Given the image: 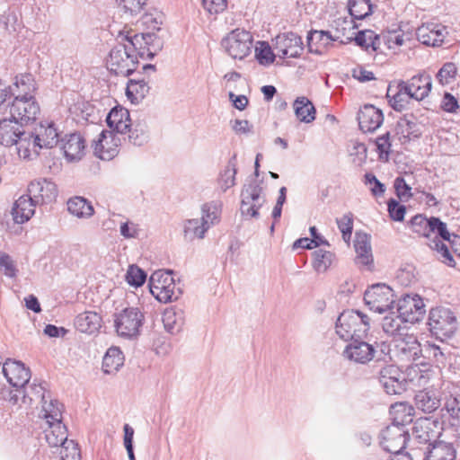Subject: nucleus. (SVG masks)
<instances>
[{
	"label": "nucleus",
	"instance_id": "f257e3e1",
	"mask_svg": "<svg viewBox=\"0 0 460 460\" xmlns=\"http://www.w3.org/2000/svg\"><path fill=\"white\" fill-rule=\"evenodd\" d=\"M154 37L151 33L135 34L133 37H123L110 50L107 59L108 69L116 75L128 76L136 70L135 44L141 41L149 43Z\"/></svg>",
	"mask_w": 460,
	"mask_h": 460
},
{
	"label": "nucleus",
	"instance_id": "f03ea898",
	"mask_svg": "<svg viewBox=\"0 0 460 460\" xmlns=\"http://www.w3.org/2000/svg\"><path fill=\"white\" fill-rule=\"evenodd\" d=\"M16 119L4 118L0 120V144L5 146H15L19 157L30 159V148L35 146L32 140V129L22 124Z\"/></svg>",
	"mask_w": 460,
	"mask_h": 460
},
{
	"label": "nucleus",
	"instance_id": "7ed1b4c3",
	"mask_svg": "<svg viewBox=\"0 0 460 460\" xmlns=\"http://www.w3.org/2000/svg\"><path fill=\"white\" fill-rule=\"evenodd\" d=\"M389 345L385 342L377 344L376 348L374 345L369 344L362 339L350 341L343 350L345 358L358 364H366L372 359L376 362L386 363L392 359L390 356Z\"/></svg>",
	"mask_w": 460,
	"mask_h": 460
},
{
	"label": "nucleus",
	"instance_id": "20e7f679",
	"mask_svg": "<svg viewBox=\"0 0 460 460\" xmlns=\"http://www.w3.org/2000/svg\"><path fill=\"white\" fill-rule=\"evenodd\" d=\"M335 328L336 333L346 341L362 339L369 331V317L359 311L345 310L339 315Z\"/></svg>",
	"mask_w": 460,
	"mask_h": 460
},
{
	"label": "nucleus",
	"instance_id": "39448f33",
	"mask_svg": "<svg viewBox=\"0 0 460 460\" xmlns=\"http://www.w3.org/2000/svg\"><path fill=\"white\" fill-rule=\"evenodd\" d=\"M172 270H156L149 279L151 294L161 303L176 301L182 294V290L175 284L172 276Z\"/></svg>",
	"mask_w": 460,
	"mask_h": 460
},
{
	"label": "nucleus",
	"instance_id": "423d86ee",
	"mask_svg": "<svg viewBox=\"0 0 460 460\" xmlns=\"http://www.w3.org/2000/svg\"><path fill=\"white\" fill-rule=\"evenodd\" d=\"M45 438L50 447H62L60 455L63 460H76L79 457V448L74 440H67V429L62 421L47 423Z\"/></svg>",
	"mask_w": 460,
	"mask_h": 460
},
{
	"label": "nucleus",
	"instance_id": "0eeeda50",
	"mask_svg": "<svg viewBox=\"0 0 460 460\" xmlns=\"http://www.w3.org/2000/svg\"><path fill=\"white\" fill-rule=\"evenodd\" d=\"M451 234L448 232L447 225L442 222L438 217H431L430 230H429V243L428 245L431 250L436 251L438 259L445 264L450 267L455 266V260L449 247L444 242L450 240Z\"/></svg>",
	"mask_w": 460,
	"mask_h": 460
},
{
	"label": "nucleus",
	"instance_id": "6e6552de",
	"mask_svg": "<svg viewBox=\"0 0 460 460\" xmlns=\"http://www.w3.org/2000/svg\"><path fill=\"white\" fill-rule=\"evenodd\" d=\"M429 331L437 339L450 338L457 329V320L455 314L446 307H435L429 311Z\"/></svg>",
	"mask_w": 460,
	"mask_h": 460
},
{
	"label": "nucleus",
	"instance_id": "1a4fd4ad",
	"mask_svg": "<svg viewBox=\"0 0 460 460\" xmlns=\"http://www.w3.org/2000/svg\"><path fill=\"white\" fill-rule=\"evenodd\" d=\"M143 313L137 307H127L114 315V326L120 337L132 339L140 333L144 322Z\"/></svg>",
	"mask_w": 460,
	"mask_h": 460
},
{
	"label": "nucleus",
	"instance_id": "9d476101",
	"mask_svg": "<svg viewBox=\"0 0 460 460\" xmlns=\"http://www.w3.org/2000/svg\"><path fill=\"white\" fill-rule=\"evenodd\" d=\"M261 181L252 179L244 184L241 192V214L245 217H259V209L265 202L262 196Z\"/></svg>",
	"mask_w": 460,
	"mask_h": 460
},
{
	"label": "nucleus",
	"instance_id": "9b49d317",
	"mask_svg": "<svg viewBox=\"0 0 460 460\" xmlns=\"http://www.w3.org/2000/svg\"><path fill=\"white\" fill-rule=\"evenodd\" d=\"M394 295L393 289L385 284H376L367 289L364 301L370 310L383 314L394 309Z\"/></svg>",
	"mask_w": 460,
	"mask_h": 460
},
{
	"label": "nucleus",
	"instance_id": "f8f14e48",
	"mask_svg": "<svg viewBox=\"0 0 460 460\" xmlns=\"http://www.w3.org/2000/svg\"><path fill=\"white\" fill-rule=\"evenodd\" d=\"M252 37L250 32L236 29L222 40V46L233 58L243 59L251 52Z\"/></svg>",
	"mask_w": 460,
	"mask_h": 460
},
{
	"label": "nucleus",
	"instance_id": "ddd939ff",
	"mask_svg": "<svg viewBox=\"0 0 460 460\" xmlns=\"http://www.w3.org/2000/svg\"><path fill=\"white\" fill-rule=\"evenodd\" d=\"M7 107L12 118L22 122V124L28 128H31V125L36 121L40 113V104L35 97L13 99Z\"/></svg>",
	"mask_w": 460,
	"mask_h": 460
},
{
	"label": "nucleus",
	"instance_id": "4468645a",
	"mask_svg": "<svg viewBox=\"0 0 460 460\" xmlns=\"http://www.w3.org/2000/svg\"><path fill=\"white\" fill-rule=\"evenodd\" d=\"M396 311L405 322L411 323L420 321L426 312L422 298L416 294L402 296L397 302Z\"/></svg>",
	"mask_w": 460,
	"mask_h": 460
},
{
	"label": "nucleus",
	"instance_id": "2eb2a0df",
	"mask_svg": "<svg viewBox=\"0 0 460 460\" xmlns=\"http://www.w3.org/2000/svg\"><path fill=\"white\" fill-rule=\"evenodd\" d=\"M380 438L383 448L391 454H394L405 448L409 433L403 427L389 425L382 430Z\"/></svg>",
	"mask_w": 460,
	"mask_h": 460
},
{
	"label": "nucleus",
	"instance_id": "dca6fc26",
	"mask_svg": "<svg viewBox=\"0 0 460 460\" xmlns=\"http://www.w3.org/2000/svg\"><path fill=\"white\" fill-rule=\"evenodd\" d=\"M30 138L35 146L33 148H30V157L32 155L37 156L40 149L52 148L58 143V133L53 122L46 125L40 123L39 128L32 130V136Z\"/></svg>",
	"mask_w": 460,
	"mask_h": 460
},
{
	"label": "nucleus",
	"instance_id": "f3484780",
	"mask_svg": "<svg viewBox=\"0 0 460 460\" xmlns=\"http://www.w3.org/2000/svg\"><path fill=\"white\" fill-rule=\"evenodd\" d=\"M396 356L404 361H415L422 355V347L413 334H402L394 340Z\"/></svg>",
	"mask_w": 460,
	"mask_h": 460
},
{
	"label": "nucleus",
	"instance_id": "a211bd4d",
	"mask_svg": "<svg viewBox=\"0 0 460 460\" xmlns=\"http://www.w3.org/2000/svg\"><path fill=\"white\" fill-rule=\"evenodd\" d=\"M274 49L281 53V58H299L304 50L302 38L291 31L279 34L274 40Z\"/></svg>",
	"mask_w": 460,
	"mask_h": 460
},
{
	"label": "nucleus",
	"instance_id": "6ab92c4d",
	"mask_svg": "<svg viewBox=\"0 0 460 460\" xmlns=\"http://www.w3.org/2000/svg\"><path fill=\"white\" fill-rule=\"evenodd\" d=\"M400 85H402L404 92H408V95L418 102L425 99L431 91L432 79L426 72L413 75L410 80H400Z\"/></svg>",
	"mask_w": 460,
	"mask_h": 460
},
{
	"label": "nucleus",
	"instance_id": "aec40b11",
	"mask_svg": "<svg viewBox=\"0 0 460 460\" xmlns=\"http://www.w3.org/2000/svg\"><path fill=\"white\" fill-rule=\"evenodd\" d=\"M28 192V196L37 206L51 203L58 196L56 184L45 178L31 181Z\"/></svg>",
	"mask_w": 460,
	"mask_h": 460
},
{
	"label": "nucleus",
	"instance_id": "412c9836",
	"mask_svg": "<svg viewBox=\"0 0 460 460\" xmlns=\"http://www.w3.org/2000/svg\"><path fill=\"white\" fill-rule=\"evenodd\" d=\"M3 374L13 387H24L31 379V370L17 360L8 358L3 365Z\"/></svg>",
	"mask_w": 460,
	"mask_h": 460
},
{
	"label": "nucleus",
	"instance_id": "4be33fe9",
	"mask_svg": "<svg viewBox=\"0 0 460 460\" xmlns=\"http://www.w3.org/2000/svg\"><path fill=\"white\" fill-rule=\"evenodd\" d=\"M120 139L116 133L109 130H102L98 141L94 146V154L102 160H111L119 152Z\"/></svg>",
	"mask_w": 460,
	"mask_h": 460
},
{
	"label": "nucleus",
	"instance_id": "5701e85b",
	"mask_svg": "<svg viewBox=\"0 0 460 460\" xmlns=\"http://www.w3.org/2000/svg\"><path fill=\"white\" fill-rule=\"evenodd\" d=\"M359 128L363 132H374L384 121L381 110L371 104L364 105L358 113Z\"/></svg>",
	"mask_w": 460,
	"mask_h": 460
},
{
	"label": "nucleus",
	"instance_id": "b1692460",
	"mask_svg": "<svg viewBox=\"0 0 460 460\" xmlns=\"http://www.w3.org/2000/svg\"><path fill=\"white\" fill-rule=\"evenodd\" d=\"M446 27L438 23H424L416 30L418 40L426 46L436 47L444 41Z\"/></svg>",
	"mask_w": 460,
	"mask_h": 460
},
{
	"label": "nucleus",
	"instance_id": "393cba45",
	"mask_svg": "<svg viewBox=\"0 0 460 460\" xmlns=\"http://www.w3.org/2000/svg\"><path fill=\"white\" fill-rule=\"evenodd\" d=\"M414 404L418 410L429 414L440 407L441 399L437 390L425 388L415 394Z\"/></svg>",
	"mask_w": 460,
	"mask_h": 460
},
{
	"label": "nucleus",
	"instance_id": "a878e982",
	"mask_svg": "<svg viewBox=\"0 0 460 460\" xmlns=\"http://www.w3.org/2000/svg\"><path fill=\"white\" fill-rule=\"evenodd\" d=\"M396 134L401 135L403 142L419 138L421 134V125L412 113L404 114L396 124Z\"/></svg>",
	"mask_w": 460,
	"mask_h": 460
},
{
	"label": "nucleus",
	"instance_id": "bb28decb",
	"mask_svg": "<svg viewBox=\"0 0 460 460\" xmlns=\"http://www.w3.org/2000/svg\"><path fill=\"white\" fill-rule=\"evenodd\" d=\"M85 143L79 133H73L62 139L61 149L68 162L80 160L84 155Z\"/></svg>",
	"mask_w": 460,
	"mask_h": 460
},
{
	"label": "nucleus",
	"instance_id": "cd10ccee",
	"mask_svg": "<svg viewBox=\"0 0 460 460\" xmlns=\"http://www.w3.org/2000/svg\"><path fill=\"white\" fill-rule=\"evenodd\" d=\"M339 39V35H332L327 31H311L307 35L308 50L311 53L322 55L333 41Z\"/></svg>",
	"mask_w": 460,
	"mask_h": 460
},
{
	"label": "nucleus",
	"instance_id": "c85d7f7f",
	"mask_svg": "<svg viewBox=\"0 0 460 460\" xmlns=\"http://www.w3.org/2000/svg\"><path fill=\"white\" fill-rule=\"evenodd\" d=\"M106 123L110 128L109 131H113V133L116 134L126 135V130L131 123L128 111L118 106L112 108L107 115Z\"/></svg>",
	"mask_w": 460,
	"mask_h": 460
},
{
	"label": "nucleus",
	"instance_id": "c756f323",
	"mask_svg": "<svg viewBox=\"0 0 460 460\" xmlns=\"http://www.w3.org/2000/svg\"><path fill=\"white\" fill-rule=\"evenodd\" d=\"M11 97L13 99H24L34 97L36 83L31 74H21L15 76L13 85H9Z\"/></svg>",
	"mask_w": 460,
	"mask_h": 460
},
{
	"label": "nucleus",
	"instance_id": "7c9ffc66",
	"mask_svg": "<svg viewBox=\"0 0 460 460\" xmlns=\"http://www.w3.org/2000/svg\"><path fill=\"white\" fill-rule=\"evenodd\" d=\"M36 207L28 195L21 196L15 200L11 210L13 222L18 225L27 222L34 215Z\"/></svg>",
	"mask_w": 460,
	"mask_h": 460
},
{
	"label": "nucleus",
	"instance_id": "2f4dec72",
	"mask_svg": "<svg viewBox=\"0 0 460 460\" xmlns=\"http://www.w3.org/2000/svg\"><path fill=\"white\" fill-rule=\"evenodd\" d=\"M456 451L450 443H429L424 453V460H456Z\"/></svg>",
	"mask_w": 460,
	"mask_h": 460
},
{
	"label": "nucleus",
	"instance_id": "473e14b6",
	"mask_svg": "<svg viewBox=\"0 0 460 460\" xmlns=\"http://www.w3.org/2000/svg\"><path fill=\"white\" fill-rule=\"evenodd\" d=\"M102 317L95 312L85 311L79 314L75 320V326L77 331L93 334L101 328Z\"/></svg>",
	"mask_w": 460,
	"mask_h": 460
},
{
	"label": "nucleus",
	"instance_id": "72a5a7b5",
	"mask_svg": "<svg viewBox=\"0 0 460 460\" xmlns=\"http://www.w3.org/2000/svg\"><path fill=\"white\" fill-rule=\"evenodd\" d=\"M414 413V407L408 402H396L392 405L390 410L393 420L391 425H396L405 429V426L412 421Z\"/></svg>",
	"mask_w": 460,
	"mask_h": 460
},
{
	"label": "nucleus",
	"instance_id": "f704fd0d",
	"mask_svg": "<svg viewBox=\"0 0 460 460\" xmlns=\"http://www.w3.org/2000/svg\"><path fill=\"white\" fill-rule=\"evenodd\" d=\"M354 247L357 252L358 263L369 265L373 262L370 236L368 234L364 233H356Z\"/></svg>",
	"mask_w": 460,
	"mask_h": 460
},
{
	"label": "nucleus",
	"instance_id": "c9c22d12",
	"mask_svg": "<svg viewBox=\"0 0 460 460\" xmlns=\"http://www.w3.org/2000/svg\"><path fill=\"white\" fill-rule=\"evenodd\" d=\"M126 134L128 143L136 146H142L149 140L148 128L144 121L131 122Z\"/></svg>",
	"mask_w": 460,
	"mask_h": 460
},
{
	"label": "nucleus",
	"instance_id": "e433bc0d",
	"mask_svg": "<svg viewBox=\"0 0 460 460\" xmlns=\"http://www.w3.org/2000/svg\"><path fill=\"white\" fill-rule=\"evenodd\" d=\"M405 323L404 319L401 317V314L392 309L389 310L388 314L384 317L382 327L385 332L395 338L403 334L402 332L405 330Z\"/></svg>",
	"mask_w": 460,
	"mask_h": 460
},
{
	"label": "nucleus",
	"instance_id": "4c0bfd02",
	"mask_svg": "<svg viewBox=\"0 0 460 460\" xmlns=\"http://www.w3.org/2000/svg\"><path fill=\"white\" fill-rule=\"evenodd\" d=\"M296 118L305 123H310L315 119V108L311 101L305 96L297 97L294 103Z\"/></svg>",
	"mask_w": 460,
	"mask_h": 460
},
{
	"label": "nucleus",
	"instance_id": "58836bf2",
	"mask_svg": "<svg viewBox=\"0 0 460 460\" xmlns=\"http://www.w3.org/2000/svg\"><path fill=\"white\" fill-rule=\"evenodd\" d=\"M149 89L144 78L130 79L127 84L126 94L131 102L138 103L146 96Z\"/></svg>",
	"mask_w": 460,
	"mask_h": 460
},
{
	"label": "nucleus",
	"instance_id": "ea45409f",
	"mask_svg": "<svg viewBox=\"0 0 460 460\" xmlns=\"http://www.w3.org/2000/svg\"><path fill=\"white\" fill-rule=\"evenodd\" d=\"M163 323L164 329L171 334L180 332L184 323L183 312L174 308L166 309L163 314Z\"/></svg>",
	"mask_w": 460,
	"mask_h": 460
},
{
	"label": "nucleus",
	"instance_id": "a19ab883",
	"mask_svg": "<svg viewBox=\"0 0 460 460\" xmlns=\"http://www.w3.org/2000/svg\"><path fill=\"white\" fill-rule=\"evenodd\" d=\"M355 42L367 52H375L380 48L381 37L371 30L360 31L355 37Z\"/></svg>",
	"mask_w": 460,
	"mask_h": 460
},
{
	"label": "nucleus",
	"instance_id": "79ce46f5",
	"mask_svg": "<svg viewBox=\"0 0 460 460\" xmlns=\"http://www.w3.org/2000/svg\"><path fill=\"white\" fill-rule=\"evenodd\" d=\"M124 364V356L117 347L110 348L103 357L102 369L105 374L118 371Z\"/></svg>",
	"mask_w": 460,
	"mask_h": 460
},
{
	"label": "nucleus",
	"instance_id": "37998d69",
	"mask_svg": "<svg viewBox=\"0 0 460 460\" xmlns=\"http://www.w3.org/2000/svg\"><path fill=\"white\" fill-rule=\"evenodd\" d=\"M67 210L79 218H89L93 215V208L82 197H74L67 201Z\"/></svg>",
	"mask_w": 460,
	"mask_h": 460
},
{
	"label": "nucleus",
	"instance_id": "c03bdc74",
	"mask_svg": "<svg viewBox=\"0 0 460 460\" xmlns=\"http://www.w3.org/2000/svg\"><path fill=\"white\" fill-rule=\"evenodd\" d=\"M41 407L46 423H50V420L62 421L63 405L58 400L52 399L50 394H48V398L41 403Z\"/></svg>",
	"mask_w": 460,
	"mask_h": 460
},
{
	"label": "nucleus",
	"instance_id": "a18cd8bd",
	"mask_svg": "<svg viewBox=\"0 0 460 460\" xmlns=\"http://www.w3.org/2000/svg\"><path fill=\"white\" fill-rule=\"evenodd\" d=\"M237 172L235 155H234L227 163L224 171L220 173L217 184L223 192L235 184V175Z\"/></svg>",
	"mask_w": 460,
	"mask_h": 460
},
{
	"label": "nucleus",
	"instance_id": "49530a36",
	"mask_svg": "<svg viewBox=\"0 0 460 460\" xmlns=\"http://www.w3.org/2000/svg\"><path fill=\"white\" fill-rule=\"evenodd\" d=\"M14 389H3L1 392L4 400L9 402L12 405H18L20 402L31 404L34 400L31 397L29 392H25L24 387H13Z\"/></svg>",
	"mask_w": 460,
	"mask_h": 460
},
{
	"label": "nucleus",
	"instance_id": "de8ad7c7",
	"mask_svg": "<svg viewBox=\"0 0 460 460\" xmlns=\"http://www.w3.org/2000/svg\"><path fill=\"white\" fill-rule=\"evenodd\" d=\"M313 256V266L317 272H325L335 259V255L332 252L323 249L314 251Z\"/></svg>",
	"mask_w": 460,
	"mask_h": 460
},
{
	"label": "nucleus",
	"instance_id": "09e8293b",
	"mask_svg": "<svg viewBox=\"0 0 460 460\" xmlns=\"http://www.w3.org/2000/svg\"><path fill=\"white\" fill-rule=\"evenodd\" d=\"M220 211V204L216 201L205 203L202 206L200 219L203 224L208 225V229L219 221Z\"/></svg>",
	"mask_w": 460,
	"mask_h": 460
},
{
	"label": "nucleus",
	"instance_id": "8fccbe9b",
	"mask_svg": "<svg viewBox=\"0 0 460 460\" xmlns=\"http://www.w3.org/2000/svg\"><path fill=\"white\" fill-rule=\"evenodd\" d=\"M348 7L349 14L357 20H362L372 13L369 0H349Z\"/></svg>",
	"mask_w": 460,
	"mask_h": 460
},
{
	"label": "nucleus",
	"instance_id": "3c124183",
	"mask_svg": "<svg viewBox=\"0 0 460 460\" xmlns=\"http://www.w3.org/2000/svg\"><path fill=\"white\" fill-rule=\"evenodd\" d=\"M152 34L154 35V37L152 38V40H149V43L146 44L144 40L138 44L134 43V45L136 46V51L134 52L136 56V66L138 64L139 58L142 59H151L155 56L156 51L160 49L159 44L155 46L154 42L155 40L156 39V36L154 33Z\"/></svg>",
	"mask_w": 460,
	"mask_h": 460
},
{
	"label": "nucleus",
	"instance_id": "603ef678",
	"mask_svg": "<svg viewBox=\"0 0 460 460\" xmlns=\"http://www.w3.org/2000/svg\"><path fill=\"white\" fill-rule=\"evenodd\" d=\"M406 380L403 374L398 369V375H394L382 386L388 394H401L406 390Z\"/></svg>",
	"mask_w": 460,
	"mask_h": 460
},
{
	"label": "nucleus",
	"instance_id": "864d4df0",
	"mask_svg": "<svg viewBox=\"0 0 460 460\" xmlns=\"http://www.w3.org/2000/svg\"><path fill=\"white\" fill-rule=\"evenodd\" d=\"M396 89L397 91L393 96L390 95L389 89L387 93V97L390 98L389 103L391 107L396 111H402L407 107V105L410 102V100L412 99V97H410L408 95V92L403 91L402 85H400V82L397 83Z\"/></svg>",
	"mask_w": 460,
	"mask_h": 460
},
{
	"label": "nucleus",
	"instance_id": "5fc2aeb1",
	"mask_svg": "<svg viewBox=\"0 0 460 460\" xmlns=\"http://www.w3.org/2000/svg\"><path fill=\"white\" fill-rule=\"evenodd\" d=\"M208 230V225L203 224L199 218L189 219L184 224L185 236L190 239L195 237L202 239Z\"/></svg>",
	"mask_w": 460,
	"mask_h": 460
},
{
	"label": "nucleus",
	"instance_id": "6e6d98bb",
	"mask_svg": "<svg viewBox=\"0 0 460 460\" xmlns=\"http://www.w3.org/2000/svg\"><path fill=\"white\" fill-rule=\"evenodd\" d=\"M255 58L259 64L267 66L274 62L275 54L268 42L259 41L255 48Z\"/></svg>",
	"mask_w": 460,
	"mask_h": 460
},
{
	"label": "nucleus",
	"instance_id": "4d7b16f0",
	"mask_svg": "<svg viewBox=\"0 0 460 460\" xmlns=\"http://www.w3.org/2000/svg\"><path fill=\"white\" fill-rule=\"evenodd\" d=\"M456 73V66L453 62H447L438 71L436 78L441 85H446L455 80Z\"/></svg>",
	"mask_w": 460,
	"mask_h": 460
},
{
	"label": "nucleus",
	"instance_id": "13d9d810",
	"mask_svg": "<svg viewBox=\"0 0 460 460\" xmlns=\"http://www.w3.org/2000/svg\"><path fill=\"white\" fill-rule=\"evenodd\" d=\"M431 217L427 218L422 215H416L411 219L412 231L429 239Z\"/></svg>",
	"mask_w": 460,
	"mask_h": 460
},
{
	"label": "nucleus",
	"instance_id": "bf43d9fd",
	"mask_svg": "<svg viewBox=\"0 0 460 460\" xmlns=\"http://www.w3.org/2000/svg\"><path fill=\"white\" fill-rule=\"evenodd\" d=\"M146 279V273L137 265H130L126 273L127 282L135 288L141 287Z\"/></svg>",
	"mask_w": 460,
	"mask_h": 460
},
{
	"label": "nucleus",
	"instance_id": "052dcab7",
	"mask_svg": "<svg viewBox=\"0 0 460 460\" xmlns=\"http://www.w3.org/2000/svg\"><path fill=\"white\" fill-rule=\"evenodd\" d=\"M422 354L424 357L438 364H444L446 362V355L444 349L434 343L427 342L422 347Z\"/></svg>",
	"mask_w": 460,
	"mask_h": 460
},
{
	"label": "nucleus",
	"instance_id": "680f3d73",
	"mask_svg": "<svg viewBox=\"0 0 460 460\" xmlns=\"http://www.w3.org/2000/svg\"><path fill=\"white\" fill-rule=\"evenodd\" d=\"M147 0H116L119 7L130 15L140 13Z\"/></svg>",
	"mask_w": 460,
	"mask_h": 460
},
{
	"label": "nucleus",
	"instance_id": "e2e57ef3",
	"mask_svg": "<svg viewBox=\"0 0 460 460\" xmlns=\"http://www.w3.org/2000/svg\"><path fill=\"white\" fill-rule=\"evenodd\" d=\"M24 390L30 393L31 397L34 398L32 402L39 400L40 403L47 400L48 394H49L42 383L36 384L35 380L27 387L24 386Z\"/></svg>",
	"mask_w": 460,
	"mask_h": 460
},
{
	"label": "nucleus",
	"instance_id": "0e129e2a",
	"mask_svg": "<svg viewBox=\"0 0 460 460\" xmlns=\"http://www.w3.org/2000/svg\"><path fill=\"white\" fill-rule=\"evenodd\" d=\"M337 225L342 234L345 242H349L353 229L352 215L350 213L344 215L341 218L337 219Z\"/></svg>",
	"mask_w": 460,
	"mask_h": 460
},
{
	"label": "nucleus",
	"instance_id": "69168bd1",
	"mask_svg": "<svg viewBox=\"0 0 460 460\" xmlns=\"http://www.w3.org/2000/svg\"><path fill=\"white\" fill-rule=\"evenodd\" d=\"M0 270L9 278H14L17 273L14 261L10 255L4 252H0Z\"/></svg>",
	"mask_w": 460,
	"mask_h": 460
},
{
	"label": "nucleus",
	"instance_id": "338daca9",
	"mask_svg": "<svg viewBox=\"0 0 460 460\" xmlns=\"http://www.w3.org/2000/svg\"><path fill=\"white\" fill-rule=\"evenodd\" d=\"M445 409L452 419L460 421V394L457 396L450 395L447 398Z\"/></svg>",
	"mask_w": 460,
	"mask_h": 460
},
{
	"label": "nucleus",
	"instance_id": "774afa93",
	"mask_svg": "<svg viewBox=\"0 0 460 460\" xmlns=\"http://www.w3.org/2000/svg\"><path fill=\"white\" fill-rule=\"evenodd\" d=\"M388 212L391 218L394 221H402L406 213V208L403 205H400L397 200L391 199L387 202Z\"/></svg>",
	"mask_w": 460,
	"mask_h": 460
}]
</instances>
